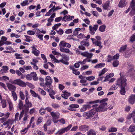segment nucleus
<instances>
[{"label":"nucleus","instance_id":"nucleus-1","mask_svg":"<svg viewBox=\"0 0 135 135\" xmlns=\"http://www.w3.org/2000/svg\"><path fill=\"white\" fill-rule=\"evenodd\" d=\"M107 100V99H104L101 100L100 102L102 103L99 105L97 104L93 105V108L87 112H84L83 114V116L85 117L86 119H89L90 117L93 116L96 113V112H100L107 110V108L106 107L107 105V103L105 102Z\"/></svg>","mask_w":135,"mask_h":135},{"label":"nucleus","instance_id":"nucleus-2","mask_svg":"<svg viewBox=\"0 0 135 135\" xmlns=\"http://www.w3.org/2000/svg\"><path fill=\"white\" fill-rule=\"evenodd\" d=\"M119 75L120 76V77L117 79V83L113 85L110 89L109 90H115L117 89L118 88L119 86H121L123 82L122 81H123L126 77L122 75V73H120Z\"/></svg>","mask_w":135,"mask_h":135},{"label":"nucleus","instance_id":"nucleus-3","mask_svg":"<svg viewBox=\"0 0 135 135\" xmlns=\"http://www.w3.org/2000/svg\"><path fill=\"white\" fill-rule=\"evenodd\" d=\"M9 82L12 84H16L22 87H25L26 86V83L20 79L10 80Z\"/></svg>","mask_w":135,"mask_h":135},{"label":"nucleus","instance_id":"nucleus-4","mask_svg":"<svg viewBox=\"0 0 135 135\" xmlns=\"http://www.w3.org/2000/svg\"><path fill=\"white\" fill-rule=\"evenodd\" d=\"M72 125L71 124L69 125L67 127L64 128H62L59 130L57 132H56L55 134L56 135H61L65 132H67L69 131L71 128Z\"/></svg>","mask_w":135,"mask_h":135},{"label":"nucleus","instance_id":"nucleus-5","mask_svg":"<svg viewBox=\"0 0 135 135\" xmlns=\"http://www.w3.org/2000/svg\"><path fill=\"white\" fill-rule=\"evenodd\" d=\"M80 54L84 57H86L87 58V61L88 62H90V61H91V60L90 59H91L93 55L92 53H89L87 51L82 52L80 53Z\"/></svg>","mask_w":135,"mask_h":135},{"label":"nucleus","instance_id":"nucleus-6","mask_svg":"<svg viewBox=\"0 0 135 135\" xmlns=\"http://www.w3.org/2000/svg\"><path fill=\"white\" fill-rule=\"evenodd\" d=\"M127 81V79L125 78V79L124 80L122 84L120 86L121 90L120 91V92L121 95H124L126 93V91L125 89V88L127 85V83L126 81Z\"/></svg>","mask_w":135,"mask_h":135},{"label":"nucleus","instance_id":"nucleus-7","mask_svg":"<svg viewBox=\"0 0 135 135\" xmlns=\"http://www.w3.org/2000/svg\"><path fill=\"white\" fill-rule=\"evenodd\" d=\"M45 80L46 81L45 85L47 87L51 89L50 86L52 82V80L50 76H48L46 77Z\"/></svg>","mask_w":135,"mask_h":135},{"label":"nucleus","instance_id":"nucleus-8","mask_svg":"<svg viewBox=\"0 0 135 135\" xmlns=\"http://www.w3.org/2000/svg\"><path fill=\"white\" fill-rule=\"evenodd\" d=\"M98 27V25H95L93 27L91 25L89 26L90 33L92 35H94L95 33V31H96L97 30Z\"/></svg>","mask_w":135,"mask_h":135},{"label":"nucleus","instance_id":"nucleus-9","mask_svg":"<svg viewBox=\"0 0 135 135\" xmlns=\"http://www.w3.org/2000/svg\"><path fill=\"white\" fill-rule=\"evenodd\" d=\"M128 101L129 103L131 104H134L135 102V95L132 94L128 98Z\"/></svg>","mask_w":135,"mask_h":135},{"label":"nucleus","instance_id":"nucleus-10","mask_svg":"<svg viewBox=\"0 0 135 135\" xmlns=\"http://www.w3.org/2000/svg\"><path fill=\"white\" fill-rule=\"evenodd\" d=\"M79 129L80 131L86 132L89 129V127L86 125H81L79 127Z\"/></svg>","mask_w":135,"mask_h":135},{"label":"nucleus","instance_id":"nucleus-11","mask_svg":"<svg viewBox=\"0 0 135 135\" xmlns=\"http://www.w3.org/2000/svg\"><path fill=\"white\" fill-rule=\"evenodd\" d=\"M79 107V105L78 104H71L69 105V107L68 108V109L70 111H75L76 110L75 108H78Z\"/></svg>","mask_w":135,"mask_h":135},{"label":"nucleus","instance_id":"nucleus-12","mask_svg":"<svg viewBox=\"0 0 135 135\" xmlns=\"http://www.w3.org/2000/svg\"><path fill=\"white\" fill-rule=\"evenodd\" d=\"M50 114L52 118H56L57 119L59 118L60 114L59 112H51Z\"/></svg>","mask_w":135,"mask_h":135},{"label":"nucleus","instance_id":"nucleus-13","mask_svg":"<svg viewBox=\"0 0 135 135\" xmlns=\"http://www.w3.org/2000/svg\"><path fill=\"white\" fill-rule=\"evenodd\" d=\"M6 84L9 89L11 92L12 91H15L16 88L15 86L8 83H7Z\"/></svg>","mask_w":135,"mask_h":135},{"label":"nucleus","instance_id":"nucleus-14","mask_svg":"<svg viewBox=\"0 0 135 135\" xmlns=\"http://www.w3.org/2000/svg\"><path fill=\"white\" fill-rule=\"evenodd\" d=\"M80 44L86 47H88L89 45V41L88 39H84L80 42Z\"/></svg>","mask_w":135,"mask_h":135},{"label":"nucleus","instance_id":"nucleus-15","mask_svg":"<svg viewBox=\"0 0 135 135\" xmlns=\"http://www.w3.org/2000/svg\"><path fill=\"white\" fill-rule=\"evenodd\" d=\"M126 0H121L119 2L118 6L120 8H123L126 5Z\"/></svg>","mask_w":135,"mask_h":135},{"label":"nucleus","instance_id":"nucleus-16","mask_svg":"<svg viewBox=\"0 0 135 135\" xmlns=\"http://www.w3.org/2000/svg\"><path fill=\"white\" fill-rule=\"evenodd\" d=\"M31 48H32V53L35 56H38L40 53V51L36 49V48L34 46L32 47Z\"/></svg>","mask_w":135,"mask_h":135},{"label":"nucleus","instance_id":"nucleus-17","mask_svg":"<svg viewBox=\"0 0 135 135\" xmlns=\"http://www.w3.org/2000/svg\"><path fill=\"white\" fill-rule=\"evenodd\" d=\"M132 117L133 118L134 123H135V110L128 115V118L130 119Z\"/></svg>","mask_w":135,"mask_h":135},{"label":"nucleus","instance_id":"nucleus-18","mask_svg":"<svg viewBox=\"0 0 135 135\" xmlns=\"http://www.w3.org/2000/svg\"><path fill=\"white\" fill-rule=\"evenodd\" d=\"M94 43L93 44L95 46H98L99 49H101L102 48L103 46L101 45L102 42L100 41L96 40Z\"/></svg>","mask_w":135,"mask_h":135},{"label":"nucleus","instance_id":"nucleus-19","mask_svg":"<svg viewBox=\"0 0 135 135\" xmlns=\"http://www.w3.org/2000/svg\"><path fill=\"white\" fill-rule=\"evenodd\" d=\"M131 51L127 50L124 53V55L125 57L127 58L130 57L131 55Z\"/></svg>","mask_w":135,"mask_h":135},{"label":"nucleus","instance_id":"nucleus-20","mask_svg":"<svg viewBox=\"0 0 135 135\" xmlns=\"http://www.w3.org/2000/svg\"><path fill=\"white\" fill-rule=\"evenodd\" d=\"M54 61L56 63H59L60 62H61L62 63L65 65H68L69 64V62H68L64 61V60H63V59L58 60L56 59Z\"/></svg>","mask_w":135,"mask_h":135},{"label":"nucleus","instance_id":"nucleus-21","mask_svg":"<svg viewBox=\"0 0 135 135\" xmlns=\"http://www.w3.org/2000/svg\"><path fill=\"white\" fill-rule=\"evenodd\" d=\"M90 106L89 105H84L82 108L80 109V111L83 112L85 111L88 108H90Z\"/></svg>","mask_w":135,"mask_h":135},{"label":"nucleus","instance_id":"nucleus-22","mask_svg":"<svg viewBox=\"0 0 135 135\" xmlns=\"http://www.w3.org/2000/svg\"><path fill=\"white\" fill-rule=\"evenodd\" d=\"M3 69L1 70V72L3 73H6L8 72V67L7 66H2Z\"/></svg>","mask_w":135,"mask_h":135},{"label":"nucleus","instance_id":"nucleus-23","mask_svg":"<svg viewBox=\"0 0 135 135\" xmlns=\"http://www.w3.org/2000/svg\"><path fill=\"white\" fill-rule=\"evenodd\" d=\"M110 2L109 1H107L104 4H103V7L105 10L107 9L109 6Z\"/></svg>","mask_w":135,"mask_h":135},{"label":"nucleus","instance_id":"nucleus-24","mask_svg":"<svg viewBox=\"0 0 135 135\" xmlns=\"http://www.w3.org/2000/svg\"><path fill=\"white\" fill-rule=\"evenodd\" d=\"M31 76L33 77V79L35 81L37 80L38 79V78L37 77V74L35 72H32L30 74Z\"/></svg>","mask_w":135,"mask_h":135},{"label":"nucleus","instance_id":"nucleus-25","mask_svg":"<svg viewBox=\"0 0 135 135\" xmlns=\"http://www.w3.org/2000/svg\"><path fill=\"white\" fill-rule=\"evenodd\" d=\"M49 95L50 97L52 99L55 98L54 95L55 94V92L54 91L52 90H50V91H49Z\"/></svg>","mask_w":135,"mask_h":135},{"label":"nucleus","instance_id":"nucleus-26","mask_svg":"<svg viewBox=\"0 0 135 135\" xmlns=\"http://www.w3.org/2000/svg\"><path fill=\"white\" fill-rule=\"evenodd\" d=\"M71 94L70 93H65L62 94L61 96L64 98L67 99L68 98V97L71 95Z\"/></svg>","mask_w":135,"mask_h":135},{"label":"nucleus","instance_id":"nucleus-27","mask_svg":"<svg viewBox=\"0 0 135 135\" xmlns=\"http://www.w3.org/2000/svg\"><path fill=\"white\" fill-rule=\"evenodd\" d=\"M81 29L79 28H75L73 32V35L74 36H76L78 33V31L81 30Z\"/></svg>","mask_w":135,"mask_h":135},{"label":"nucleus","instance_id":"nucleus-28","mask_svg":"<svg viewBox=\"0 0 135 135\" xmlns=\"http://www.w3.org/2000/svg\"><path fill=\"white\" fill-rule=\"evenodd\" d=\"M106 28V26L104 25H103L99 27V30L101 32H103L105 31Z\"/></svg>","mask_w":135,"mask_h":135},{"label":"nucleus","instance_id":"nucleus-29","mask_svg":"<svg viewBox=\"0 0 135 135\" xmlns=\"http://www.w3.org/2000/svg\"><path fill=\"white\" fill-rule=\"evenodd\" d=\"M1 100V103L2 108H6V101L5 100L2 99Z\"/></svg>","mask_w":135,"mask_h":135},{"label":"nucleus","instance_id":"nucleus-30","mask_svg":"<svg viewBox=\"0 0 135 135\" xmlns=\"http://www.w3.org/2000/svg\"><path fill=\"white\" fill-rule=\"evenodd\" d=\"M128 66L129 67V68H131L129 69L127 72V73H129L130 75L131 74H133L132 73V72L133 70V69L132 68L133 67L134 65L132 64H128Z\"/></svg>","mask_w":135,"mask_h":135},{"label":"nucleus","instance_id":"nucleus-31","mask_svg":"<svg viewBox=\"0 0 135 135\" xmlns=\"http://www.w3.org/2000/svg\"><path fill=\"white\" fill-rule=\"evenodd\" d=\"M96 132L93 129L89 130L87 132L88 135H96Z\"/></svg>","mask_w":135,"mask_h":135},{"label":"nucleus","instance_id":"nucleus-32","mask_svg":"<svg viewBox=\"0 0 135 135\" xmlns=\"http://www.w3.org/2000/svg\"><path fill=\"white\" fill-rule=\"evenodd\" d=\"M128 131L131 132L135 131V126L133 125H131L128 129Z\"/></svg>","mask_w":135,"mask_h":135},{"label":"nucleus","instance_id":"nucleus-33","mask_svg":"<svg viewBox=\"0 0 135 135\" xmlns=\"http://www.w3.org/2000/svg\"><path fill=\"white\" fill-rule=\"evenodd\" d=\"M29 128V126L28 125L27 128H25L21 131V132L22 134H25L27 132L28 129Z\"/></svg>","mask_w":135,"mask_h":135},{"label":"nucleus","instance_id":"nucleus-34","mask_svg":"<svg viewBox=\"0 0 135 135\" xmlns=\"http://www.w3.org/2000/svg\"><path fill=\"white\" fill-rule=\"evenodd\" d=\"M62 21H69L70 20V16L67 15L64 16L62 19Z\"/></svg>","mask_w":135,"mask_h":135},{"label":"nucleus","instance_id":"nucleus-35","mask_svg":"<svg viewBox=\"0 0 135 135\" xmlns=\"http://www.w3.org/2000/svg\"><path fill=\"white\" fill-rule=\"evenodd\" d=\"M46 110L45 108H41L39 110V112L41 115H43L46 112Z\"/></svg>","mask_w":135,"mask_h":135},{"label":"nucleus","instance_id":"nucleus-36","mask_svg":"<svg viewBox=\"0 0 135 135\" xmlns=\"http://www.w3.org/2000/svg\"><path fill=\"white\" fill-rule=\"evenodd\" d=\"M66 42H65L64 41H61L59 44V47L60 48H64L66 46Z\"/></svg>","mask_w":135,"mask_h":135},{"label":"nucleus","instance_id":"nucleus-37","mask_svg":"<svg viewBox=\"0 0 135 135\" xmlns=\"http://www.w3.org/2000/svg\"><path fill=\"white\" fill-rule=\"evenodd\" d=\"M36 30L33 29V30H28L27 32V33L30 35H32L35 34Z\"/></svg>","mask_w":135,"mask_h":135},{"label":"nucleus","instance_id":"nucleus-38","mask_svg":"<svg viewBox=\"0 0 135 135\" xmlns=\"http://www.w3.org/2000/svg\"><path fill=\"white\" fill-rule=\"evenodd\" d=\"M60 50L62 52L66 53H68L70 51L68 49H65L63 48H60Z\"/></svg>","mask_w":135,"mask_h":135},{"label":"nucleus","instance_id":"nucleus-39","mask_svg":"<svg viewBox=\"0 0 135 135\" xmlns=\"http://www.w3.org/2000/svg\"><path fill=\"white\" fill-rule=\"evenodd\" d=\"M135 14V5L131 9L129 13L130 15L131 16H133Z\"/></svg>","mask_w":135,"mask_h":135},{"label":"nucleus","instance_id":"nucleus-40","mask_svg":"<svg viewBox=\"0 0 135 135\" xmlns=\"http://www.w3.org/2000/svg\"><path fill=\"white\" fill-rule=\"evenodd\" d=\"M55 13H54L48 19V22H52L54 19L53 18L55 17Z\"/></svg>","mask_w":135,"mask_h":135},{"label":"nucleus","instance_id":"nucleus-41","mask_svg":"<svg viewBox=\"0 0 135 135\" xmlns=\"http://www.w3.org/2000/svg\"><path fill=\"white\" fill-rule=\"evenodd\" d=\"M135 41V33L133 34L130 37L129 42H132Z\"/></svg>","mask_w":135,"mask_h":135},{"label":"nucleus","instance_id":"nucleus-42","mask_svg":"<svg viewBox=\"0 0 135 135\" xmlns=\"http://www.w3.org/2000/svg\"><path fill=\"white\" fill-rule=\"evenodd\" d=\"M127 47V45H124L121 47L119 50V52H123L126 49Z\"/></svg>","mask_w":135,"mask_h":135},{"label":"nucleus","instance_id":"nucleus-43","mask_svg":"<svg viewBox=\"0 0 135 135\" xmlns=\"http://www.w3.org/2000/svg\"><path fill=\"white\" fill-rule=\"evenodd\" d=\"M105 65L104 63H100L98 64L97 65L94 66V68H102Z\"/></svg>","mask_w":135,"mask_h":135},{"label":"nucleus","instance_id":"nucleus-44","mask_svg":"<svg viewBox=\"0 0 135 135\" xmlns=\"http://www.w3.org/2000/svg\"><path fill=\"white\" fill-rule=\"evenodd\" d=\"M12 94L14 100L16 101L17 99V95L14 91H12Z\"/></svg>","mask_w":135,"mask_h":135},{"label":"nucleus","instance_id":"nucleus-45","mask_svg":"<svg viewBox=\"0 0 135 135\" xmlns=\"http://www.w3.org/2000/svg\"><path fill=\"white\" fill-rule=\"evenodd\" d=\"M19 108L20 109H21L24 107L23 106V102L21 100L19 101V103L18 104Z\"/></svg>","mask_w":135,"mask_h":135},{"label":"nucleus","instance_id":"nucleus-46","mask_svg":"<svg viewBox=\"0 0 135 135\" xmlns=\"http://www.w3.org/2000/svg\"><path fill=\"white\" fill-rule=\"evenodd\" d=\"M51 105L53 108L55 109H58L60 107V106L59 104L55 103H52Z\"/></svg>","mask_w":135,"mask_h":135},{"label":"nucleus","instance_id":"nucleus-47","mask_svg":"<svg viewBox=\"0 0 135 135\" xmlns=\"http://www.w3.org/2000/svg\"><path fill=\"white\" fill-rule=\"evenodd\" d=\"M29 108L27 107H24L22 109V113H24L25 112L26 113L29 110Z\"/></svg>","mask_w":135,"mask_h":135},{"label":"nucleus","instance_id":"nucleus-48","mask_svg":"<svg viewBox=\"0 0 135 135\" xmlns=\"http://www.w3.org/2000/svg\"><path fill=\"white\" fill-rule=\"evenodd\" d=\"M119 62L118 61L115 60L114 61L113 63V65L114 67H117L119 64Z\"/></svg>","mask_w":135,"mask_h":135},{"label":"nucleus","instance_id":"nucleus-49","mask_svg":"<svg viewBox=\"0 0 135 135\" xmlns=\"http://www.w3.org/2000/svg\"><path fill=\"white\" fill-rule=\"evenodd\" d=\"M117 131V129L113 127H112L108 129V132H115Z\"/></svg>","mask_w":135,"mask_h":135},{"label":"nucleus","instance_id":"nucleus-50","mask_svg":"<svg viewBox=\"0 0 135 135\" xmlns=\"http://www.w3.org/2000/svg\"><path fill=\"white\" fill-rule=\"evenodd\" d=\"M28 4L29 3H28V0L23 1V2H22L21 4V5L22 6H25L26 5H28Z\"/></svg>","mask_w":135,"mask_h":135},{"label":"nucleus","instance_id":"nucleus-51","mask_svg":"<svg viewBox=\"0 0 135 135\" xmlns=\"http://www.w3.org/2000/svg\"><path fill=\"white\" fill-rule=\"evenodd\" d=\"M32 106V104L30 102L24 105V107H27L28 108H31Z\"/></svg>","mask_w":135,"mask_h":135},{"label":"nucleus","instance_id":"nucleus-52","mask_svg":"<svg viewBox=\"0 0 135 135\" xmlns=\"http://www.w3.org/2000/svg\"><path fill=\"white\" fill-rule=\"evenodd\" d=\"M24 36L26 38V39L25 40V41L28 42H30L31 41H32V40L30 39V38H31L30 36L27 35H25Z\"/></svg>","mask_w":135,"mask_h":135},{"label":"nucleus","instance_id":"nucleus-53","mask_svg":"<svg viewBox=\"0 0 135 135\" xmlns=\"http://www.w3.org/2000/svg\"><path fill=\"white\" fill-rule=\"evenodd\" d=\"M85 78L87 80L91 81L94 80L95 77L94 76H91L86 77Z\"/></svg>","mask_w":135,"mask_h":135},{"label":"nucleus","instance_id":"nucleus-54","mask_svg":"<svg viewBox=\"0 0 135 135\" xmlns=\"http://www.w3.org/2000/svg\"><path fill=\"white\" fill-rule=\"evenodd\" d=\"M107 69L106 68L103 69L101 72H99V76H100L102 75L107 70Z\"/></svg>","mask_w":135,"mask_h":135},{"label":"nucleus","instance_id":"nucleus-55","mask_svg":"<svg viewBox=\"0 0 135 135\" xmlns=\"http://www.w3.org/2000/svg\"><path fill=\"white\" fill-rule=\"evenodd\" d=\"M38 90L42 95H45L46 94V92L40 88H38Z\"/></svg>","mask_w":135,"mask_h":135},{"label":"nucleus","instance_id":"nucleus-56","mask_svg":"<svg viewBox=\"0 0 135 135\" xmlns=\"http://www.w3.org/2000/svg\"><path fill=\"white\" fill-rule=\"evenodd\" d=\"M77 37L80 39L85 38L86 37L83 34L80 33L78 35Z\"/></svg>","mask_w":135,"mask_h":135},{"label":"nucleus","instance_id":"nucleus-57","mask_svg":"<svg viewBox=\"0 0 135 135\" xmlns=\"http://www.w3.org/2000/svg\"><path fill=\"white\" fill-rule=\"evenodd\" d=\"M19 95L21 99L22 100H24L25 98V95L23 93V92L21 91H20L19 93Z\"/></svg>","mask_w":135,"mask_h":135},{"label":"nucleus","instance_id":"nucleus-58","mask_svg":"<svg viewBox=\"0 0 135 135\" xmlns=\"http://www.w3.org/2000/svg\"><path fill=\"white\" fill-rule=\"evenodd\" d=\"M36 30L37 32L36 33L37 34H39L40 32H41V33L44 34H45L46 33V31H45L42 30L41 31L38 28H36Z\"/></svg>","mask_w":135,"mask_h":135},{"label":"nucleus","instance_id":"nucleus-59","mask_svg":"<svg viewBox=\"0 0 135 135\" xmlns=\"http://www.w3.org/2000/svg\"><path fill=\"white\" fill-rule=\"evenodd\" d=\"M30 63L31 64L33 65V68L34 69L37 70L38 69V67L36 65V64L32 62H31Z\"/></svg>","mask_w":135,"mask_h":135},{"label":"nucleus","instance_id":"nucleus-60","mask_svg":"<svg viewBox=\"0 0 135 135\" xmlns=\"http://www.w3.org/2000/svg\"><path fill=\"white\" fill-rule=\"evenodd\" d=\"M78 48L79 49V50L82 51H85L86 50V48L85 47L81 45H80L79 46Z\"/></svg>","mask_w":135,"mask_h":135},{"label":"nucleus","instance_id":"nucleus-61","mask_svg":"<svg viewBox=\"0 0 135 135\" xmlns=\"http://www.w3.org/2000/svg\"><path fill=\"white\" fill-rule=\"evenodd\" d=\"M45 109L46 111V110L47 111L50 113L52 112L51 111L52 110V108L49 107H46Z\"/></svg>","mask_w":135,"mask_h":135},{"label":"nucleus","instance_id":"nucleus-62","mask_svg":"<svg viewBox=\"0 0 135 135\" xmlns=\"http://www.w3.org/2000/svg\"><path fill=\"white\" fill-rule=\"evenodd\" d=\"M30 91L33 96L35 97H37V94L34 91L31 89L30 90Z\"/></svg>","mask_w":135,"mask_h":135},{"label":"nucleus","instance_id":"nucleus-63","mask_svg":"<svg viewBox=\"0 0 135 135\" xmlns=\"http://www.w3.org/2000/svg\"><path fill=\"white\" fill-rule=\"evenodd\" d=\"M57 33L60 35H62L64 31L62 29H60L59 30H56Z\"/></svg>","mask_w":135,"mask_h":135},{"label":"nucleus","instance_id":"nucleus-64","mask_svg":"<svg viewBox=\"0 0 135 135\" xmlns=\"http://www.w3.org/2000/svg\"><path fill=\"white\" fill-rule=\"evenodd\" d=\"M40 72L42 74L44 75H46L48 74V73L43 70L40 69Z\"/></svg>","mask_w":135,"mask_h":135}]
</instances>
